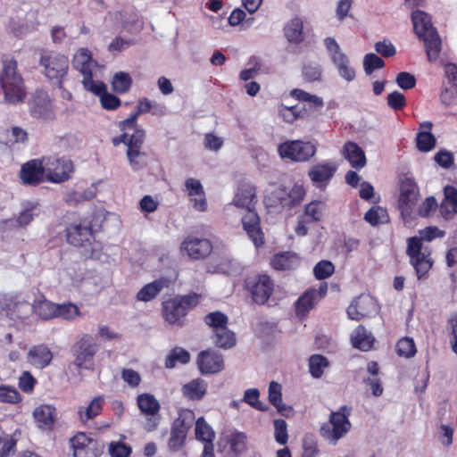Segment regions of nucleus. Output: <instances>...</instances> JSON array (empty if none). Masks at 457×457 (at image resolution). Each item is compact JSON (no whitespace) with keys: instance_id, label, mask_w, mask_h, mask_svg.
<instances>
[{"instance_id":"1","label":"nucleus","mask_w":457,"mask_h":457,"mask_svg":"<svg viewBox=\"0 0 457 457\" xmlns=\"http://www.w3.org/2000/svg\"><path fill=\"white\" fill-rule=\"evenodd\" d=\"M73 67L82 75L81 83L87 92L100 98L106 110H114V95L107 92L106 85L97 79L101 66L93 59L87 48H79L73 57Z\"/></svg>"},{"instance_id":"2","label":"nucleus","mask_w":457,"mask_h":457,"mask_svg":"<svg viewBox=\"0 0 457 457\" xmlns=\"http://www.w3.org/2000/svg\"><path fill=\"white\" fill-rule=\"evenodd\" d=\"M411 21L415 34L424 42L428 61H436L442 42L436 29L432 26L430 17L425 12L417 10L411 13Z\"/></svg>"},{"instance_id":"3","label":"nucleus","mask_w":457,"mask_h":457,"mask_svg":"<svg viewBox=\"0 0 457 457\" xmlns=\"http://www.w3.org/2000/svg\"><path fill=\"white\" fill-rule=\"evenodd\" d=\"M0 87L4 100L12 104L23 102L26 91L21 76L17 72V62L13 59L3 60V70L0 73Z\"/></svg>"},{"instance_id":"4","label":"nucleus","mask_w":457,"mask_h":457,"mask_svg":"<svg viewBox=\"0 0 457 457\" xmlns=\"http://www.w3.org/2000/svg\"><path fill=\"white\" fill-rule=\"evenodd\" d=\"M97 351L98 345L91 335L82 334L78 337L71 348L74 360L68 366L69 371L76 369L79 373L80 370H92Z\"/></svg>"},{"instance_id":"5","label":"nucleus","mask_w":457,"mask_h":457,"mask_svg":"<svg viewBox=\"0 0 457 457\" xmlns=\"http://www.w3.org/2000/svg\"><path fill=\"white\" fill-rule=\"evenodd\" d=\"M69 58L54 51H43L40 54L38 66L44 76L52 84L62 86L69 70Z\"/></svg>"},{"instance_id":"6","label":"nucleus","mask_w":457,"mask_h":457,"mask_svg":"<svg viewBox=\"0 0 457 457\" xmlns=\"http://www.w3.org/2000/svg\"><path fill=\"white\" fill-rule=\"evenodd\" d=\"M351 408L345 405L337 411H331L328 422L324 423L320 429V436L329 442L336 444L351 429L349 416Z\"/></svg>"},{"instance_id":"7","label":"nucleus","mask_w":457,"mask_h":457,"mask_svg":"<svg viewBox=\"0 0 457 457\" xmlns=\"http://www.w3.org/2000/svg\"><path fill=\"white\" fill-rule=\"evenodd\" d=\"M67 241L76 246L85 248V255L92 259H100L94 244V235L88 222L83 221L78 224H71L67 228Z\"/></svg>"},{"instance_id":"8","label":"nucleus","mask_w":457,"mask_h":457,"mask_svg":"<svg viewBox=\"0 0 457 457\" xmlns=\"http://www.w3.org/2000/svg\"><path fill=\"white\" fill-rule=\"evenodd\" d=\"M46 169V180L52 183L67 181L74 170L73 162L67 157H43Z\"/></svg>"},{"instance_id":"9","label":"nucleus","mask_w":457,"mask_h":457,"mask_svg":"<svg viewBox=\"0 0 457 457\" xmlns=\"http://www.w3.org/2000/svg\"><path fill=\"white\" fill-rule=\"evenodd\" d=\"M136 118L137 115H133L120 122L122 129H129L133 130L131 134L125 132L122 135V141L128 145L127 154L130 162L135 165L138 164L137 158L144 155V154L140 152V148L145 138V131L142 129H136L134 128Z\"/></svg>"},{"instance_id":"10","label":"nucleus","mask_w":457,"mask_h":457,"mask_svg":"<svg viewBox=\"0 0 457 457\" xmlns=\"http://www.w3.org/2000/svg\"><path fill=\"white\" fill-rule=\"evenodd\" d=\"M406 253L416 270L418 278H425L433 266V261L429 257V252L422 250L421 240L417 237H410Z\"/></svg>"},{"instance_id":"11","label":"nucleus","mask_w":457,"mask_h":457,"mask_svg":"<svg viewBox=\"0 0 457 457\" xmlns=\"http://www.w3.org/2000/svg\"><path fill=\"white\" fill-rule=\"evenodd\" d=\"M245 287L255 303L264 304L273 293L274 283L269 276L259 274L245 278Z\"/></svg>"},{"instance_id":"12","label":"nucleus","mask_w":457,"mask_h":457,"mask_svg":"<svg viewBox=\"0 0 457 457\" xmlns=\"http://www.w3.org/2000/svg\"><path fill=\"white\" fill-rule=\"evenodd\" d=\"M278 154L283 159L293 162H307L316 154V146L301 140L287 141L278 145Z\"/></svg>"},{"instance_id":"13","label":"nucleus","mask_w":457,"mask_h":457,"mask_svg":"<svg viewBox=\"0 0 457 457\" xmlns=\"http://www.w3.org/2000/svg\"><path fill=\"white\" fill-rule=\"evenodd\" d=\"M137 404L140 412L145 417V428L147 431L156 429L161 420V404L158 400L154 395L144 393L137 395Z\"/></svg>"},{"instance_id":"14","label":"nucleus","mask_w":457,"mask_h":457,"mask_svg":"<svg viewBox=\"0 0 457 457\" xmlns=\"http://www.w3.org/2000/svg\"><path fill=\"white\" fill-rule=\"evenodd\" d=\"M194 418L192 411L184 410L179 412V417L173 422L169 439V447L171 450L177 451L183 445Z\"/></svg>"},{"instance_id":"15","label":"nucleus","mask_w":457,"mask_h":457,"mask_svg":"<svg viewBox=\"0 0 457 457\" xmlns=\"http://www.w3.org/2000/svg\"><path fill=\"white\" fill-rule=\"evenodd\" d=\"M29 110L32 117L44 120H52L55 114L51 99L44 90H37L29 102Z\"/></svg>"},{"instance_id":"16","label":"nucleus","mask_w":457,"mask_h":457,"mask_svg":"<svg viewBox=\"0 0 457 457\" xmlns=\"http://www.w3.org/2000/svg\"><path fill=\"white\" fill-rule=\"evenodd\" d=\"M73 457H97L102 453L99 443L83 432L71 439Z\"/></svg>"},{"instance_id":"17","label":"nucleus","mask_w":457,"mask_h":457,"mask_svg":"<svg viewBox=\"0 0 457 457\" xmlns=\"http://www.w3.org/2000/svg\"><path fill=\"white\" fill-rule=\"evenodd\" d=\"M180 250L190 259L201 260L212 253V245L209 239L188 236L181 243Z\"/></svg>"},{"instance_id":"18","label":"nucleus","mask_w":457,"mask_h":457,"mask_svg":"<svg viewBox=\"0 0 457 457\" xmlns=\"http://www.w3.org/2000/svg\"><path fill=\"white\" fill-rule=\"evenodd\" d=\"M21 179L26 185H37L46 180V169L43 158L33 159L24 163L21 169Z\"/></svg>"},{"instance_id":"19","label":"nucleus","mask_w":457,"mask_h":457,"mask_svg":"<svg viewBox=\"0 0 457 457\" xmlns=\"http://www.w3.org/2000/svg\"><path fill=\"white\" fill-rule=\"evenodd\" d=\"M197 365L202 374H214L223 370L224 360L214 351H203L198 354Z\"/></svg>"},{"instance_id":"20","label":"nucleus","mask_w":457,"mask_h":457,"mask_svg":"<svg viewBox=\"0 0 457 457\" xmlns=\"http://www.w3.org/2000/svg\"><path fill=\"white\" fill-rule=\"evenodd\" d=\"M419 189L410 179H404L400 187L399 205L403 212H408L418 201Z\"/></svg>"},{"instance_id":"21","label":"nucleus","mask_w":457,"mask_h":457,"mask_svg":"<svg viewBox=\"0 0 457 457\" xmlns=\"http://www.w3.org/2000/svg\"><path fill=\"white\" fill-rule=\"evenodd\" d=\"M242 223L245 230L252 238L254 245L259 246L263 243V235L260 228V220L253 208L246 209V213L242 218Z\"/></svg>"},{"instance_id":"22","label":"nucleus","mask_w":457,"mask_h":457,"mask_svg":"<svg viewBox=\"0 0 457 457\" xmlns=\"http://www.w3.org/2000/svg\"><path fill=\"white\" fill-rule=\"evenodd\" d=\"M185 187L190 201L194 204L195 209L200 212L205 211L207 203L201 182L195 179L190 178L186 180Z\"/></svg>"},{"instance_id":"23","label":"nucleus","mask_w":457,"mask_h":457,"mask_svg":"<svg viewBox=\"0 0 457 457\" xmlns=\"http://www.w3.org/2000/svg\"><path fill=\"white\" fill-rule=\"evenodd\" d=\"M257 202L255 187L249 183H241L234 198V204L237 207L254 208Z\"/></svg>"},{"instance_id":"24","label":"nucleus","mask_w":457,"mask_h":457,"mask_svg":"<svg viewBox=\"0 0 457 457\" xmlns=\"http://www.w3.org/2000/svg\"><path fill=\"white\" fill-rule=\"evenodd\" d=\"M162 311L166 321L170 324L180 325V320L186 316L187 312V307H185L178 298H173L163 303Z\"/></svg>"},{"instance_id":"25","label":"nucleus","mask_w":457,"mask_h":457,"mask_svg":"<svg viewBox=\"0 0 457 457\" xmlns=\"http://www.w3.org/2000/svg\"><path fill=\"white\" fill-rule=\"evenodd\" d=\"M104 403V397L96 396L87 404L79 406L77 411L79 420L82 424L87 425L89 421L100 414L103 410Z\"/></svg>"},{"instance_id":"26","label":"nucleus","mask_w":457,"mask_h":457,"mask_svg":"<svg viewBox=\"0 0 457 457\" xmlns=\"http://www.w3.org/2000/svg\"><path fill=\"white\" fill-rule=\"evenodd\" d=\"M53 359V353L45 345L31 347L28 353V361L37 369L47 367Z\"/></svg>"},{"instance_id":"27","label":"nucleus","mask_w":457,"mask_h":457,"mask_svg":"<svg viewBox=\"0 0 457 457\" xmlns=\"http://www.w3.org/2000/svg\"><path fill=\"white\" fill-rule=\"evenodd\" d=\"M445 198L440 204V214L445 219L450 220L457 214V189L452 186H446L444 188Z\"/></svg>"},{"instance_id":"28","label":"nucleus","mask_w":457,"mask_h":457,"mask_svg":"<svg viewBox=\"0 0 457 457\" xmlns=\"http://www.w3.org/2000/svg\"><path fill=\"white\" fill-rule=\"evenodd\" d=\"M342 154L353 168L361 169L366 164V157L363 150L353 141H347L344 145Z\"/></svg>"},{"instance_id":"29","label":"nucleus","mask_w":457,"mask_h":457,"mask_svg":"<svg viewBox=\"0 0 457 457\" xmlns=\"http://www.w3.org/2000/svg\"><path fill=\"white\" fill-rule=\"evenodd\" d=\"M337 166L334 163H318L309 170V177L315 184L328 183L334 176Z\"/></svg>"},{"instance_id":"30","label":"nucleus","mask_w":457,"mask_h":457,"mask_svg":"<svg viewBox=\"0 0 457 457\" xmlns=\"http://www.w3.org/2000/svg\"><path fill=\"white\" fill-rule=\"evenodd\" d=\"M432 123L423 122L420 125V132L416 137V145L420 152H428L436 146V137L430 132Z\"/></svg>"},{"instance_id":"31","label":"nucleus","mask_w":457,"mask_h":457,"mask_svg":"<svg viewBox=\"0 0 457 457\" xmlns=\"http://www.w3.org/2000/svg\"><path fill=\"white\" fill-rule=\"evenodd\" d=\"M207 391V383L201 378H195L181 387L182 395L188 400L200 401Z\"/></svg>"},{"instance_id":"32","label":"nucleus","mask_w":457,"mask_h":457,"mask_svg":"<svg viewBox=\"0 0 457 457\" xmlns=\"http://www.w3.org/2000/svg\"><path fill=\"white\" fill-rule=\"evenodd\" d=\"M169 287V281L165 278L154 280L143 287L137 295L139 301L148 302L154 299L164 287Z\"/></svg>"},{"instance_id":"33","label":"nucleus","mask_w":457,"mask_h":457,"mask_svg":"<svg viewBox=\"0 0 457 457\" xmlns=\"http://www.w3.org/2000/svg\"><path fill=\"white\" fill-rule=\"evenodd\" d=\"M227 443L231 453L238 456L247 450L248 438L245 433L235 430L227 436Z\"/></svg>"},{"instance_id":"34","label":"nucleus","mask_w":457,"mask_h":457,"mask_svg":"<svg viewBox=\"0 0 457 457\" xmlns=\"http://www.w3.org/2000/svg\"><path fill=\"white\" fill-rule=\"evenodd\" d=\"M299 259L295 253L289 252L276 254L271 260L272 267L277 270H287L295 268Z\"/></svg>"},{"instance_id":"35","label":"nucleus","mask_w":457,"mask_h":457,"mask_svg":"<svg viewBox=\"0 0 457 457\" xmlns=\"http://www.w3.org/2000/svg\"><path fill=\"white\" fill-rule=\"evenodd\" d=\"M353 346L361 351H368L371 348L374 338L363 326H359L351 337Z\"/></svg>"},{"instance_id":"36","label":"nucleus","mask_w":457,"mask_h":457,"mask_svg":"<svg viewBox=\"0 0 457 457\" xmlns=\"http://www.w3.org/2000/svg\"><path fill=\"white\" fill-rule=\"evenodd\" d=\"M318 301L312 291L306 290L295 303V313L298 317L304 318L308 312L315 307Z\"/></svg>"},{"instance_id":"37","label":"nucleus","mask_w":457,"mask_h":457,"mask_svg":"<svg viewBox=\"0 0 457 457\" xmlns=\"http://www.w3.org/2000/svg\"><path fill=\"white\" fill-rule=\"evenodd\" d=\"M332 60L342 78L347 81L354 79L355 71L350 65L348 57L344 53H337Z\"/></svg>"},{"instance_id":"38","label":"nucleus","mask_w":457,"mask_h":457,"mask_svg":"<svg viewBox=\"0 0 457 457\" xmlns=\"http://www.w3.org/2000/svg\"><path fill=\"white\" fill-rule=\"evenodd\" d=\"M55 408L50 404L38 406L33 411V416L40 426L51 427L54 423Z\"/></svg>"},{"instance_id":"39","label":"nucleus","mask_w":457,"mask_h":457,"mask_svg":"<svg viewBox=\"0 0 457 457\" xmlns=\"http://www.w3.org/2000/svg\"><path fill=\"white\" fill-rule=\"evenodd\" d=\"M213 343L220 348H230L236 344L235 334L225 328H219L213 332Z\"/></svg>"},{"instance_id":"40","label":"nucleus","mask_w":457,"mask_h":457,"mask_svg":"<svg viewBox=\"0 0 457 457\" xmlns=\"http://www.w3.org/2000/svg\"><path fill=\"white\" fill-rule=\"evenodd\" d=\"M195 433L196 439L204 442V445H213L215 433L203 417L196 420Z\"/></svg>"},{"instance_id":"41","label":"nucleus","mask_w":457,"mask_h":457,"mask_svg":"<svg viewBox=\"0 0 457 457\" xmlns=\"http://www.w3.org/2000/svg\"><path fill=\"white\" fill-rule=\"evenodd\" d=\"M35 313L43 320H50L56 318L58 310L57 304L48 300H40L34 304Z\"/></svg>"},{"instance_id":"42","label":"nucleus","mask_w":457,"mask_h":457,"mask_svg":"<svg viewBox=\"0 0 457 457\" xmlns=\"http://www.w3.org/2000/svg\"><path fill=\"white\" fill-rule=\"evenodd\" d=\"M364 220L372 226H378L388 222L389 217L386 209L373 206L365 213Z\"/></svg>"},{"instance_id":"43","label":"nucleus","mask_w":457,"mask_h":457,"mask_svg":"<svg viewBox=\"0 0 457 457\" xmlns=\"http://www.w3.org/2000/svg\"><path fill=\"white\" fill-rule=\"evenodd\" d=\"M303 21L299 18H295L285 28V35L288 41L299 43L303 40Z\"/></svg>"},{"instance_id":"44","label":"nucleus","mask_w":457,"mask_h":457,"mask_svg":"<svg viewBox=\"0 0 457 457\" xmlns=\"http://www.w3.org/2000/svg\"><path fill=\"white\" fill-rule=\"evenodd\" d=\"M36 210H37V204H33V203H29L19 213L18 217L14 220H11V222L15 223V224H13V226L17 227V228L26 227L32 221V220L34 219V216H36L37 214L36 212Z\"/></svg>"},{"instance_id":"45","label":"nucleus","mask_w":457,"mask_h":457,"mask_svg":"<svg viewBox=\"0 0 457 457\" xmlns=\"http://www.w3.org/2000/svg\"><path fill=\"white\" fill-rule=\"evenodd\" d=\"M190 360V354L187 351L183 348L176 347L174 348L170 355L166 358L165 367L167 369H171L175 367L176 362H180L182 364H186Z\"/></svg>"},{"instance_id":"46","label":"nucleus","mask_w":457,"mask_h":457,"mask_svg":"<svg viewBox=\"0 0 457 457\" xmlns=\"http://www.w3.org/2000/svg\"><path fill=\"white\" fill-rule=\"evenodd\" d=\"M368 302H371V299L369 297L358 298L357 300L353 301L347 308V315L349 319L359 320L364 318L367 313L363 308V305Z\"/></svg>"},{"instance_id":"47","label":"nucleus","mask_w":457,"mask_h":457,"mask_svg":"<svg viewBox=\"0 0 457 457\" xmlns=\"http://www.w3.org/2000/svg\"><path fill=\"white\" fill-rule=\"evenodd\" d=\"M328 366V360L320 354L311 356L309 360L310 372L314 378H320L323 370Z\"/></svg>"},{"instance_id":"48","label":"nucleus","mask_w":457,"mask_h":457,"mask_svg":"<svg viewBox=\"0 0 457 457\" xmlns=\"http://www.w3.org/2000/svg\"><path fill=\"white\" fill-rule=\"evenodd\" d=\"M396 352L399 356L405 358L412 357L416 353L414 341L410 337H403L396 344Z\"/></svg>"},{"instance_id":"49","label":"nucleus","mask_w":457,"mask_h":457,"mask_svg":"<svg viewBox=\"0 0 457 457\" xmlns=\"http://www.w3.org/2000/svg\"><path fill=\"white\" fill-rule=\"evenodd\" d=\"M303 112V108H298L296 105L291 107L281 105L278 109L279 115L287 123H293L301 118Z\"/></svg>"},{"instance_id":"50","label":"nucleus","mask_w":457,"mask_h":457,"mask_svg":"<svg viewBox=\"0 0 457 457\" xmlns=\"http://www.w3.org/2000/svg\"><path fill=\"white\" fill-rule=\"evenodd\" d=\"M291 96L299 101L308 102L315 108H320L323 106V101L321 98L318 97L317 96L311 95L302 89H293L291 91Z\"/></svg>"},{"instance_id":"51","label":"nucleus","mask_w":457,"mask_h":457,"mask_svg":"<svg viewBox=\"0 0 457 457\" xmlns=\"http://www.w3.org/2000/svg\"><path fill=\"white\" fill-rule=\"evenodd\" d=\"M207 325L212 328V332H215L219 328H225L228 324V318L220 312H211L204 318Z\"/></svg>"},{"instance_id":"52","label":"nucleus","mask_w":457,"mask_h":457,"mask_svg":"<svg viewBox=\"0 0 457 457\" xmlns=\"http://www.w3.org/2000/svg\"><path fill=\"white\" fill-rule=\"evenodd\" d=\"M385 66L382 58L375 54H367L363 59V68L367 75H370L375 70Z\"/></svg>"},{"instance_id":"53","label":"nucleus","mask_w":457,"mask_h":457,"mask_svg":"<svg viewBox=\"0 0 457 457\" xmlns=\"http://www.w3.org/2000/svg\"><path fill=\"white\" fill-rule=\"evenodd\" d=\"M21 401L20 393L12 386H0V402L7 403H17Z\"/></svg>"},{"instance_id":"54","label":"nucleus","mask_w":457,"mask_h":457,"mask_svg":"<svg viewBox=\"0 0 457 457\" xmlns=\"http://www.w3.org/2000/svg\"><path fill=\"white\" fill-rule=\"evenodd\" d=\"M274 437L279 445H286L288 439L287 424L284 420L278 419L274 422Z\"/></svg>"},{"instance_id":"55","label":"nucleus","mask_w":457,"mask_h":457,"mask_svg":"<svg viewBox=\"0 0 457 457\" xmlns=\"http://www.w3.org/2000/svg\"><path fill=\"white\" fill-rule=\"evenodd\" d=\"M57 307L56 318L60 317L64 320H74L79 315V308L71 303L57 304Z\"/></svg>"},{"instance_id":"56","label":"nucleus","mask_w":457,"mask_h":457,"mask_svg":"<svg viewBox=\"0 0 457 457\" xmlns=\"http://www.w3.org/2000/svg\"><path fill=\"white\" fill-rule=\"evenodd\" d=\"M334 270L335 267L329 261H321L318 262L313 269L314 275L318 279H325L330 277L334 273Z\"/></svg>"},{"instance_id":"57","label":"nucleus","mask_w":457,"mask_h":457,"mask_svg":"<svg viewBox=\"0 0 457 457\" xmlns=\"http://www.w3.org/2000/svg\"><path fill=\"white\" fill-rule=\"evenodd\" d=\"M323 204L321 202H312L305 207V215L309 221L320 220L322 216Z\"/></svg>"},{"instance_id":"58","label":"nucleus","mask_w":457,"mask_h":457,"mask_svg":"<svg viewBox=\"0 0 457 457\" xmlns=\"http://www.w3.org/2000/svg\"><path fill=\"white\" fill-rule=\"evenodd\" d=\"M132 85V79L127 72H116V93L129 91Z\"/></svg>"},{"instance_id":"59","label":"nucleus","mask_w":457,"mask_h":457,"mask_svg":"<svg viewBox=\"0 0 457 457\" xmlns=\"http://www.w3.org/2000/svg\"><path fill=\"white\" fill-rule=\"evenodd\" d=\"M303 75L307 81H317L320 79L321 70L317 64L307 63L303 68Z\"/></svg>"},{"instance_id":"60","label":"nucleus","mask_w":457,"mask_h":457,"mask_svg":"<svg viewBox=\"0 0 457 457\" xmlns=\"http://www.w3.org/2000/svg\"><path fill=\"white\" fill-rule=\"evenodd\" d=\"M395 80L397 85L404 90L413 88L416 85L415 77L405 71L398 73Z\"/></svg>"},{"instance_id":"61","label":"nucleus","mask_w":457,"mask_h":457,"mask_svg":"<svg viewBox=\"0 0 457 457\" xmlns=\"http://www.w3.org/2000/svg\"><path fill=\"white\" fill-rule=\"evenodd\" d=\"M281 385L278 382L271 381L269 386V402L273 406H278L279 403L282 402V392Z\"/></svg>"},{"instance_id":"62","label":"nucleus","mask_w":457,"mask_h":457,"mask_svg":"<svg viewBox=\"0 0 457 457\" xmlns=\"http://www.w3.org/2000/svg\"><path fill=\"white\" fill-rule=\"evenodd\" d=\"M35 385L36 379L28 371L23 372L19 378V387L24 393H31L33 391Z\"/></svg>"},{"instance_id":"63","label":"nucleus","mask_w":457,"mask_h":457,"mask_svg":"<svg viewBox=\"0 0 457 457\" xmlns=\"http://www.w3.org/2000/svg\"><path fill=\"white\" fill-rule=\"evenodd\" d=\"M303 453L302 457H315L318 453L316 441L309 436H306L303 441Z\"/></svg>"},{"instance_id":"64","label":"nucleus","mask_w":457,"mask_h":457,"mask_svg":"<svg viewBox=\"0 0 457 457\" xmlns=\"http://www.w3.org/2000/svg\"><path fill=\"white\" fill-rule=\"evenodd\" d=\"M448 325L451 337V346L453 351L457 354V314L453 315L449 319Z\"/></svg>"}]
</instances>
